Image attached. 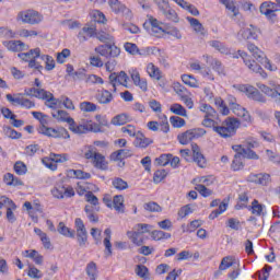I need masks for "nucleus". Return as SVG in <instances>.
Listing matches in <instances>:
<instances>
[{"label":"nucleus","instance_id":"1","mask_svg":"<svg viewBox=\"0 0 280 280\" xmlns=\"http://www.w3.org/2000/svg\"><path fill=\"white\" fill-rule=\"evenodd\" d=\"M201 113H205L203 120L201 122L205 128H212L213 132L219 135L222 139H231L237 135V128L241 122L237 118L228 117L221 124L218 120V112L209 104H201L199 107Z\"/></svg>","mask_w":280,"mask_h":280},{"label":"nucleus","instance_id":"2","mask_svg":"<svg viewBox=\"0 0 280 280\" xmlns=\"http://www.w3.org/2000/svg\"><path fill=\"white\" fill-rule=\"evenodd\" d=\"M210 47H213V49H217L220 54H224V56H231V58H242L244 65L252 71V73H259L266 80L268 78V73L257 63L255 60L250 58L248 54L244 50H237V52H231V49L226 47L222 42L220 40H211Z\"/></svg>","mask_w":280,"mask_h":280},{"label":"nucleus","instance_id":"3","mask_svg":"<svg viewBox=\"0 0 280 280\" xmlns=\"http://www.w3.org/2000/svg\"><path fill=\"white\" fill-rule=\"evenodd\" d=\"M152 225L147 223H138L133 226L132 231H127L126 235L135 246H143L145 244L144 233H150Z\"/></svg>","mask_w":280,"mask_h":280},{"label":"nucleus","instance_id":"4","mask_svg":"<svg viewBox=\"0 0 280 280\" xmlns=\"http://www.w3.org/2000/svg\"><path fill=\"white\" fill-rule=\"evenodd\" d=\"M163 22L152 15H148V20L143 23V27L148 34L155 36V38H163V36H165V28H163Z\"/></svg>","mask_w":280,"mask_h":280},{"label":"nucleus","instance_id":"5","mask_svg":"<svg viewBox=\"0 0 280 280\" xmlns=\"http://www.w3.org/2000/svg\"><path fill=\"white\" fill-rule=\"evenodd\" d=\"M248 51L253 55V57L260 62L268 71H277V66L270 62V59L266 57V54L259 49L255 44H247Z\"/></svg>","mask_w":280,"mask_h":280},{"label":"nucleus","instance_id":"6","mask_svg":"<svg viewBox=\"0 0 280 280\" xmlns=\"http://www.w3.org/2000/svg\"><path fill=\"white\" fill-rule=\"evenodd\" d=\"M21 60L24 62H28L30 69H36V71H43V65L38 62L36 59L40 58V48L31 49L27 52H21L18 55Z\"/></svg>","mask_w":280,"mask_h":280},{"label":"nucleus","instance_id":"7","mask_svg":"<svg viewBox=\"0 0 280 280\" xmlns=\"http://www.w3.org/2000/svg\"><path fill=\"white\" fill-rule=\"evenodd\" d=\"M5 98L13 106H21L22 108H26L30 110L31 108H36V103L30 98H26L23 93L16 94H7Z\"/></svg>","mask_w":280,"mask_h":280},{"label":"nucleus","instance_id":"8","mask_svg":"<svg viewBox=\"0 0 280 280\" xmlns=\"http://www.w3.org/2000/svg\"><path fill=\"white\" fill-rule=\"evenodd\" d=\"M18 21H22V23H26L28 25H38V23H43V14L32 9L21 11L18 13Z\"/></svg>","mask_w":280,"mask_h":280},{"label":"nucleus","instance_id":"9","mask_svg":"<svg viewBox=\"0 0 280 280\" xmlns=\"http://www.w3.org/2000/svg\"><path fill=\"white\" fill-rule=\"evenodd\" d=\"M207 135V130L202 128L189 129L183 133L177 136V139L182 145H187L194 141V139H200V137H205Z\"/></svg>","mask_w":280,"mask_h":280},{"label":"nucleus","instance_id":"10","mask_svg":"<svg viewBox=\"0 0 280 280\" xmlns=\"http://www.w3.org/2000/svg\"><path fill=\"white\" fill-rule=\"evenodd\" d=\"M39 135H44L45 137H51L52 139H70L69 131L62 127L57 129L47 127V126H39L38 128Z\"/></svg>","mask_w":280,"mask_h":280},{"label":"nucleus","instance_id":"11","mask_svg":"<svg viewBox=\"0 0 280 280\" xmlns=\"http://www.w3.org/2000/svg\"><path fill=\"white\" fill-rule=\"evenodd\" d=\"M237 91L241 93H245L249 100H254V102H260V104H266V96L257 90V88L248 84L237 85Z\"/></svg>","mask_w":280,"mask_h":280},{"label":"nucleus","instance_id":"12","mask_svg":"<svg viewBox=\"0 0 280 280\" xmlns=\"http://www.w3.org/2000/svg\"><path fill=\"white\" fill-rule=\"evenodd\" d=\"M94 51L103 58H117L121 54V49L115 44H104L97 46Z\"/></svg>","mask_w":280,"mask_h":280},{"label":"nucleus","instance_id":"13","mask_svg":"<svg viewBox=\"0 0 280 280\" xmlns=\"http://www.w3.org/2000/svg\"><path fill=\"white\" fill-rule=\"evenodd\" d=\"M128 74L124 71H120L119 73L113 72L109 75V85L113 86V92H117V86H126L128 88Z\"/></svg>","mask_w":280,"mask_h":280},{"label":"nucleus","instance_id":"14","mask_svg":"<svg viewBox=\"0 0 280 280\" xmlns=\"http://www.w3.org/2000/svg\"><path fill=\"white\" fill-rule=\"evenodd\" d=\"M74 225L77 229V240L79 246H86V242H89V232H86V226L84 225V221L82 219L77 218L74 221Z\"/></svg>","mask_w":280,"mask_h":280},{"label":"nucleus","instance_id":"15","mask_svg":"<svg viewBox=\"0 0 280 280\" xmlns=\"http://www.w3.org/2000/svg\"><path fill=\"white\" fill-rule=\"evenodd\" d=\"M279 4L275 2H264L260 5V13H262L269 21L277 19V12H279Z\"/></svg>","mask_w":280,"mask_h":280},{"label":"nucleus","instance_id":"16","mask_svg":"<svg viewBox=\"0 0 280 280\" xmlns=\"http://www.w3.org/2000/svg\"><path fill=\"white\" fill-rule=\"evenodd\" d=\"M65 161H67V155L51 153L49 158H44L42 163H44L48 170H51V172H56V170H58L56 163H65Z\"/></svg>","mask_w":280,"mask_h":280},{"label":"nucleus","instance_id":"17","mask_svg":"<svg viewBox=\"0 0 280 280\" xmlns=\"http://www.w3.org/2000/svg\"><path fill=\"white\" fill-rule=\"evenodd\" d=\"M230 109L232 110V113H234V115H236V117H241L243 121H246L247 124H253V117H250L248 110L242 107V105H240L238 103L233 107H230Z\"/></svg>","mask_w":280,"mask_h":280},{"label":"nucleus","instance_id":"18","mask_svg":"<svg viewBox=\"0 0 280 280\" xmlns=\"http://www.w3.org/2000/svg\"><path fill=\"white\" fill-rule=\"evenodd\" d=\"M125 47V51H127V54H130L131 56H149L150 51L145 48L139 49V47L137 46V44H132V43H125L124 45Z\"/></svg>","mask_w":280,"mask_h":280},{"label":"nucleus","instance_id":"19","mask_svg":"<svg viewBox=\"0 0 280 280\" xmlns=\"http://www.w3.org/2000/svg\"><path fill=\"white\" fill-rule=\"evenodd\" d=\"M191 150L192 159L195 163H197L198 167H207V159H205V155L200 152V147H198V144H191Z\"/></svg>","mask_w":280,"mask_h":280},{"label":"nucleus","instance_id":"20","mask_svg":"<svg viewBox=\"0 0 280 280\" xmlns=\"http://www.w3.org/2000/svg\"><path fill=\"white\" fill-rule=\"evenodd\" d=\"M108 5L115 14H126L130 16V9L126 8V4L121 3L119 0H108Z\"/></svg>","mask_w":280,"mask_h":280},{"label":"nucleus","instance_id":"21","mask_svg":"<svg viewBox=\"0 0 280 280\" xmlns=\"http://www.w3.org/2000/svg\"><path fill=\"white\" fill-rule=\"evenodd\" d=\"M186 20L188 21L190 27L194 30L195 33H197L198 36H207V31L205 30V26L198 19L187 16Z\"/></svg>","mask_w":280,"mask_h":280},{"label":"nucleus","instance_id":"22","mask_svg":"<svg viewBox=\"0 0 280 280\" xmlns=\"http://www.w3.org/2000/svg\"><path fill=\"white\" fill-rule=\"evenodd\" d=\"M256 86L261 91V93H264L268 97H271V100H275V102H278V104H280V93L273 92L272 88L262 83H257Z\"/></svg>","mask_w":280,"mask_h":280},{"label":"nucleus","instance_id":"23","mask_svg":"<svg viewBox=\"0 0 280 280\" xmlns=\"http://www.w3.org/2000/svg\"><path fill=\"white\" fill-rule=\"evenodd\" d=\"M129 73L136 86H139L141 91H148V82H145L144 80H141V75L139 74V71L130 70Z\"/></svg>","mask_w":280,"mask_h":280},{"label":"nucleus","instance_id":"24","mask_svg":"<svg viewBox=\"0 0 280 280\" xmlns=\"http://www.w3.org/2000/svg\"><path fill=\"white\" fill-rule=\"evenodd\" d=\"M92 163L93 166L96 167V170H102L103 172L108 170V162L106 161V158L102 155V153L95 154Z\"/></svg>","mask_w":280,"mask_h":280},{"label":"nucleus","instance_id":"25","mask_svg":"<svg viewBox=\"0 0 280 280\" xmlns=\"http://www.w3.org/2000/svg\"><path fill=\"white\" fill-rule=\"evenodd\" d=\"M69 130H71V132L74 135H86V132H89V126L78 125L75 124V120L69 119Z\"/></svg>","mask_w":280,"mask_h":280},{"label":"nucleus","instance_id":"26","mask_svg":"<svg viewBox=\"0 0 280 280\" xmlns=\"http://www.w3.org/2000/svg\"><path fill=\"white\" fill-rule=\"evenodd\" d=\"M249 180L252 183H256L257 185H268V183H270V174L268 173L253 174L249 176Z\"/></svg>","mask_w":280,"mask_h":280},{"label":"nucleus","instance_id":"27","mask_svg":"<svg viewBox=\"0 0 280 280\" xmlns=\"http://www.w3.org/2000/svg\"><path fill=\"white\" fill-rule=\"evenodd\" d=\"M132 156V151L130 149H120L110 154V161H124Z\"/></svg>","mask_w":280,"mask_h":280},{"label":"nucleus","instance_id":"28","mask_svg":"<svg viewBox=\"0 0 280 280\" xmlns=\"http://www.w3.org/2000/svg\"><path fill=\"white\" fill-rule=\"evenodd\" d=\"M95 28L94 27H89L85 26L83 27L79 34H78V38L81 43H84L86 40H89V38H93V36H95Z\"/></svg>","mask_w":280,"mask_h":280},{"label":"nucleus","instance_id":"29","mask_svg":"<svg viewBox=\"0 0 280 280\" xmlns=\"http://www.w3.org/2000/svg\"><path fill=\"white\" fill-rule=\"evenodd\" d=\"M151 143L152 140L150 138H147L141 131L137 132L136 140L133 141L136 148H148Z\"/></svg>","mask_w":280,"mask_h":280},{"label":"nucleus","instance_id":"30","mask_svg":"<svg viewBox=\"0 0 280 280\" xmlns=\"http://www.w3.org/2000/svg\"><path fill=\"white\" fill-rule=\"evenodd\" d=\"M190 69H192V71H199V73H201L203 78H207V80H214L213 73H211V70L209 68L202 70L200 62H191Z\"/></svg>","mask_w":280,"mask_h":280},{"label":"nucleus","instance_id":"31","mask_svg":"<svg viewBox=\"0 0 280 280\" xmlns=\"http://www.w3.org/2000/svg\"><path fill=\"white\" fill-rule=\"evenodd\" d=\"M162 14L166 21H171L172 23H178L180 21L178 13L171 5H168Z\"/></svg>","mask_w":280,"mask_h":280},{"label":"nucleus","instance_id":"32","mask_svg":"<svg viewBox=\"0 0 280 280\" xmlns=\"http://www.w3.org/2000/svg\"><path fill=\"white\" fill-rule=\"evenodd\" d=\"M2 45H4L9 51H23V47H25V44L21 40H7L3 42Z\"/></svg>","mask_w":280,"mask_h":280},{"label":"nucleus","instance_id":"33","mask_svg":"<svg viewBox=\"0 0 280 280\" xmlns=\"http://www.w3.org/2000/svg\"><path fill=\"white\" fill-rule=\"evenodd\" d=\"M264 209H266V206L259 203V200L254 199L252 201V206L249 207V211H252L253 215H257L258 218H261L264 214Z\"/></svg>","mask_w":280,"mask_h":280},{"label":"nucleus","instance_id":"34","mask_svg":"<svg viewBox=\"0 0 280 280\" xmlns=\"http://www.w3.org/2000/svg\"><path fill=\"white\" fill-rule=\"evenodd\" d=\"M147 73L150 75V78H153V80H161L163 78V72H161V69L159 67L154 66V63H148L147 66Z\"/></svg>","mask_w":280,"mask_h":280},{"label":"nucleus","instance_id":"35","mask_svg":"<svg viewBox=\"0 0 280 280\" xmlns=\"http://www.w3.org/2000/svg\"><path fill=\"white\" fill-rule=\"evenodd\" d=\"M34 233H36V235H38V237L40 238L44 248L49 250V248H51V240L49 238V236H47V233L43 232V230L38 228L34 229Z\"/></svg>","mask_w":280,"mask_h":280},{"label":"nucleus","instance_id":"36","mask_svg":"<svg viewBox=\"0 0 280 280\" xmlns=\"http://www.w3.org/2000/svg\"><path fill=\"white\" fill-rule=\"evenodd\" d=\"M98 104H110L113 102V93L108 90H102L97 94Z\"/></svg>","mask_w":280,"mask_h":280},{"label":"nucleus","instance_id":"37","mask_svg":"<svg viewBox=\"0 0 280 280\" xmlns=\"http://www.w3.org/2000/svg\"><path fill=\"white\" fill-rule=\"evenodd\" d=\"M128 121H132V118L128 114H120L112 119V124L114 126H125Z\"/></svg>","mask_w":280,"mask_h":280},{"label":"nucleus","instance_id":"38","mask_svg":"<svg viewBox=\"0 0 280 280\" xmlns=\"http://www.w3.org/2000/svg\"><path fill=\"white\" fill-rule=\"evenodd\" d=\"M95 38H97V40H100V43H106L109 45H115V37H113V35L106 33V32H98L95 34Z\"/></svg>","mask_w":280,"mask_h":280},{"label":"nucleus","instance_id":"39","mask_svg":"<svg viewBox=\"0 0 280 280\" xmlns=\"http://www.w3.org/2000/svg\"><path fill=\"white\" fill-rule=\"evenodd\" d=\"M85 272L91 280L97 279V264L91 261L86 265Z\"/></svg>","mask_w":280,"mask_h":280},{"label":"nucleus","instance_id":"40","mask_svg":"<svg viewBox=\"0 0 280 280\" xmlns=\"http://www.w3.org/2000/svg\"><path fill=\"white\" fill-rule=\"evenodd\" d=\"M242 36L245 40L253 38L254 40L257 39V27L249 25V27L242 31Z\"/></svg>","mask_w":280,"mask_h":280},{"label":"nucleus","instance_id":"41","mask_svg":"<svg viewBox=\"0 0 280 280\" xmlns=\"http://www.w3.org/2000/svg\"><path fill=\"white\" fill-rule=\"evenodd\" d=\"M39 58L45 61L46 71H54V69H56V60H54V57L49 55H40Z\"/></svg>","mask_w":280,"mask_h":280},{"label":"nucleus","instance_id":"42","mask_svg":"<svg viewBox=\"0 0 280 280\" xmlns=\"http://www.w3.org/2000/svg\"><path fill=\"white\" fill-rule=\"evenodd\" d=\"M79 108L82 113H95V110H97V105L95 103L84 101L80 103Z\"/></svg>","mask_w":280,"mask_h":280},{"label":"nucleus","instance_id":"43","mask_svg":"<svg viewBox=\"0 0 280 280\" xmlns=\"http://www.w3.org/2000/svg\"><path fill=\"white\" fill-rule=\"evenodd\" d=\"M113 207L118 213H124V196L116 195L113 199Z\"/></svg>","mask_w":280,"mask_h":280},{"label":"nucleus","instance_id":"44","mask_svg":"<svg viewBox=\"0 0 280 280\" xmlns=\"http://www.w3.org/2000/svg\"><path fill=\"white\" fill-rule=\"evenodd\" d=\"M151 237L155 242H160V240H170V237H172V234L161 230H154L153 232H151Z\"/></svg>","mask_w":280,"mask_h":280},{"label":"nucleus","instance_id":"45","mask_svg":"<svg viewBox=\"0 0 280 280\" xmlns=\"http://www.w3.org/2000/svg\"><path fill=\"white\" fill-rule=\"evenodd\" d=\"M57 231L65 237H75V231H71V229L67 228L62 222L59 223Z\"/></svg>","mask_w":280,"mask_h":280},{"label":"nucleus","instance_id":"46","mask_svg":"<svg viewBox=\"0 0 280 280\" xmlns=\"http://www.w3.org/2000/svg\"><path fill=\"white\" fill-rule=\"evenodd\" d=\"M182 81L191 89H198V80H196V78H194L191 74L182 75Z\"/></svg>","mask_w":280,"mask_h":280},{"label":"nucleus","instance_id":"47","mask_svg":"<svg viewBox=\"0 0 280 280\" xmlns=\"http://www.w3.org/2000/svg\"><path fill=\"white\" fill-rule=\"evenodd\" d=\"M54 119H57V121H66L67 124H69V119H73L71 117H69V113H67L66 110L59 109L55 113L51 114Z\"/></svg>","mask_w":280,"mask_h":280},{"label":"nucleus","instance_id":"48","mask_svg":"<svg viewBox=\"0 0 280 280\" xmlns=\"http://www.w3.org/2000/svg\"><path fill=\"white\" fill-rule=\"evenodd\" d=\"M113 187L118 189V191H124L128 189V182L124 180L121 177H115L112 182Z\"/></svg>","mask_w":280,"mask_h":280},{"label":"nucleus","instance_id":"49","mask_svg":"<svg viewBox=\"0 0 280 280\" xmlns=\"http://www.w3.org/2000/svg\"><path fill=\"white\" fill-rule=\"evenodd\" d=\"M171 113H174V115H178L179 117H187V109L183 107V105L175 103L170 108Z\"/></svg>","mask_w":280,"mask_h":280},{"label":"nucleus","instance_id":"50","mask_svg":"<svg viewBox=\"0 0 280 280\" xmlns=\"http://www.w3.org/2000/svg\"><path fill=\"white\" fill-rule=\"evenodd\" d=\"M45 104L48 108H60V98L54 97V94L50 93V95H48V97L46 98Z\"/></svg>","mask_w":280,"mask_h":280},{"label":"nucleus","instance_id":"51","mask_svg":"<svg viewBox=\"0 0 280 280\" xmlns=\"http://www.w3.org/2000/svg\"><path fill=\"white\" fill-rule=\"evenodd\" d=\"M196 191L200 194L203 198H209V196H213V190L207 188V186L202 184H197L195 186Z\"/></svg>","mask_w":280,"mask_h":280},{"label":"nucleus","instance_id":"52","mask_svg":"<svg viewBox=\"0 0 280 280\" xmlns=\"http://www.w3.org/2000/svg\"><path fill=\"white\" fill-rule=\"evenodd\" d=\"M84 211L90 222H100V218L95 213V209L93 208V206H85Z\"/></svg>","mask_w":280,"mask_h":280},{"label":"nucleus","instance_id":"53","mask_svg":"<svg viewBox=\"0 0 280 280\" xmlns=\"http://www.w3.org/2000/svg\"><path fill=\"white\" fill-rule=\"evenodd\" d=\"M229 207V205L222 202L219 205V208L217 210H213L210 214H209V220H215V218H218L219 215H222V213H224V211H226V208Z\"/></svg>","mask_w":280,"mask_h":280},{"label":"nucleus","instance_id":"54","mask_svg":"<svg viewBox=\"0 0 280 280\" xmlns=\"http://www.w3.org/2000/svg\"><path fill=\"white\" fill-rule=\"evenodd\" d=\"M233 264H235V259L231 256H226L221 260L219 270H229Z\"/></svg>","mask_w":280,"mask_h":280},{"label":"nucleus","instance_id":"55","mask_svg":"<svg viewBox=\"0 0 280 280\" xmlns=\"http://www.w3.org/2000/svg\"><path fill=\"white\" fill-rule=\"evenodd\" d=\"M14 172L19 176H25V174H27V165H25V163L19 161L14 164Z\"/></svg>","mask_w":280,"mask_h":280},{"label":"nucleus","instance_id":"56","mask_svg":"<svg viewBox=\"0 0 280 280\" xmlns=\"http://www.w3.org/2000/svg\"><path fill=\"white\" fill-rule=\"evenodd\" d=\"M144 209H145V211H150L151 213H161V211H163L161 206H159V203H156L154 201L144 203Z\"/></svg>","mask_w":280,"mask_h":280},{"label":"nucleus","instance_id":"57","mask_svg":"<svg viewBox=\"0 0 280 280\" xmlns=\"http://www.w3.org/2000/svg\"><path fill=\"white\" fill-rule=\"evenodd\" d=\"M170 161H172V154H162L155 159V163L165 167V165H170Z\"/></svg>","mask_w":280,"mask_h":280},{"label":"nucleus","instance_id":"58","mask_svg":"<svg viewBox=\"0 0 280 280\" xmlns=\"http://www.w3.org/2000/svg\"><path fill=\"white\" fill-rule=\"evenodd\" d=\"M66 192H67V187H65V186H56L51 190V194H52L54 198H58V199L65 198Z\"/></svg>","mask_w":280,"mask_h":280},{"label":"nucleus","instance_id":"59","mask_svg":"<svg viewBox=\"0 0 280 280\" xmlns=\"http://www.w3.org/2000/svg\"><path fill=\"white\" fill-rule=\"evenodd\" d=\"M211 67L219 75H224V67L222 66V61L218 59H212Z\"/></svg>","mask_w":280,"mask_h":280},{"label":"nucleus","instance_id":"60","mask_svg":"<svg viewBox=\"0 0 280 280\" xmlns=\"http://www.w3.org/2000/svg\"><path fill=\"white\" fill-rule=\"evenodd\" d=\"M14 211H16V205L7 208V220L10 222V224H14V222H16Z\"/></svg>","mask_w":280,"mask_h":280},{"label":"nucleus","instance_id":"61","mask_svg":"<svg viewBox=\"0 0 280 280\" xmlns=\"http://www.w3.org/2000/svg\"><path fill=\"white\" fill-rule=\"evenodd\" d=\"M170 122L173 128H183L185 126V119L178 117V116H171L170 117Z\"/></svg>","mask_w":280,"mask_h":280},{"label":"nucleus","instance_id":"62","mask_svg":"<svg viewBox=\"0 0 280 280\" xmlns=\"http://www.w3.org/2000/svg\"><path fill=\"white\" fill-rule=\"evenodd\" d=\"M229 16H237L240 14V9L235 7V3L233 1L228 2V5H225Z\"/></svg>","mask_w":280,"mask_h":280},{"label":"nucleus","instance_id":"63","mask_svg":"<svg viewBox=\"0 0 280 280\" xmlns=\"http://www.w3.org/2000/svg\"><path fill=\"white\" fill-rule=\"evenodd\" d=\"M136 275L140 277V279H148L149 270L144 265H137Z\"/></svg>","mask_w":280,"mask_h":280},{"label":"nucleus","instance_id":"64","mask_svg":"<svg viewBox=\"0 0 280 280\" xmlns=\"http://www.w3.org/2000/svg\"><path fill=\"white\" fill-rule=\"evenodd\" d=\"M243 145L246 148V150H254L259 145V142L255 138H247L244 142Z\"/></svg>","mask_w":280,"mask_h":280}]
</instances>
